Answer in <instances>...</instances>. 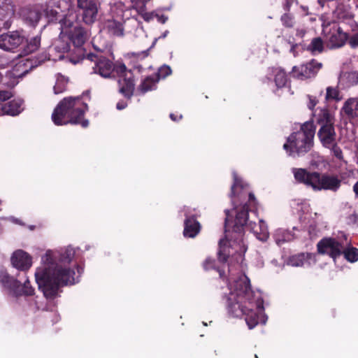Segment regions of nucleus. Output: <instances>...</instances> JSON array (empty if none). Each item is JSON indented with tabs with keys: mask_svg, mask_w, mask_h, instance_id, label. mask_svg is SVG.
<instances>
[{
	"mask_svg": "<svg viewBox=\"0 0 358 358\" xmlns=\"http://www.w3.org/2000/svg\"><path fill=\"white\" fill-rule=\"evenodd\" d=\"M172 73V71H171V69L169 66L168 65H163L162 66H161L157 73H155V74H152L153 76H157L159 80L161 79V78H165L166 77H167L168 76L171 75Z\"/></svg>",
	"mask_w": 358,
	"mask_h": 358,
	"instance_id": "35",
	"label": "nucleus"
},
{
	"mask_svg": "<svg viewBox=\"0 0 358 358\" xmlns=\"http://www.w3.org/2000/svg\"><path fill=\"white\" fill-rule=\"evenodd\" d=\"M12 96V92L9 90L0 91V104L3 105Z\"/></svg>",
	"mask_w": 358,
	"mask_h": 358,
	"instance_id": "39",
	"label": "nucleus"
},
{
	"mask_svg": "<svg viewBox=\"0 0 358 358\" xmlns=\"http://www.w3.org/2000/svg\"><path fill=\"white\" fill-rule=\"evenodd\" d=\"M327 148L331 149L334 155L339 160L343 159V152L341 149L336 145V143L334 142L332 146L327 147Z\"/></svg>",
	"mask_w": 358,
	"mask_h": 358,
	"instance_id": "37",
	"label": "nucleus"
},
{
	"mask_svg": "<svg viewBox=\"0 0 358 358\" xmlns=\"http://www.w3.org/2000/svg\"><path fill=\"white\" fill-rule=\"evenodd\" d=\"M145 8V4H143L141 7L135 10L145 22H149L155 18V12H146Z\"/></svg>",
	"mask_w": 358,
	"mask_h": 358,
	"instance_id": "34",
	"label": "nucleus"
},
{
	"mask_svg": "<svg viewBox=\"0 0 358 358\" xmlns=\"http://www.w3.org/2000/svg\"><path fill=\"white\" fill-rule=\"evenodd\" d=\"M294 0H285L284 3V8L286 10H289L290 8V6L292 3L294 2Z\"/></svg>",
	"mask_w": 358,
	"mask_h": 358,
	"instance_id": "44",
	"label": "nucleus"
},
{
	"mask_svg": "<svg viewBox=\"0 0 358 358\" xmlns=\"http://www.w3.org/2000/svg\"><path fill=\"white\" fill-rule=\"evenodd\" d=\"M127 106V103L124 101H120L116 105L117 110H123Z\"/></svg>",
	"mask_w": 358,
	"mask_h": 358,
	"instance_id": "43",
	"label": "nucleus"
},
{
	"mask_svg": "<svg viewBox=\"0 0 358 358\" xmlns=\"http://www.w3.org/2000/svg\"><path fill=\"white\" fill-rule=\"evenodd\" d=\"M351 242L343 232L338 234L336 238H324L317 245L318 253L327 255L336 262L337 257L343 254L345 259L355 263L358 261V249L350 246Z\"/></svg>",
	"mask_w": 358,
	"mask_h": 358,
	"instance_id": "5",
	"label": "nucleus"
},
{
	"mask_svg": "<svg viewBox=\"0 0 358 358\" xmlns=\"http://www.w3.org/2000/svg\"><path fill=\"white\" fill-rule=\"evenodd\" d=\"M29 229H30L31 230H33V229H34V226H29Z\"/></svg>",
	"mask_w": 358,
	"mask_h": 358,
	"instance_id": "52",
	"label": "nucleus"
},
{
	"mask_svg": "<svg viewBox=\"0 0 358 358\" xmlns=\"http://www.w3.org/2000/svg\"><path fill=\"white\" fill-rule=\"evenodd\" d=\"M348 43L351 48H358V32L350 36L348 39Z\"/></svg>",
	"mask_w": 358,
	"mask_h": 358,
	"instance_id": "41",
	"label": "nucleus"
},
{
	"mask_svg": "<svg viewBox=\"0 0 358 358\" xmlns=\"http://www.w3.org/2000/svg\"><path fill=\"white\" fill-rule=\"evenodd\" d=\"M232 176L230 197L234 208L224 211L226 239L220 241L217 253L219 262L224 266L227 264L229 273L222 301L229 316L244 317L248 328L252 329L259 323L265 324L268 317L261 293L252 289L250 280L243 273L244 254L248 248L243 239L244 227L262 242L267 241L269 232L263 220H259L258 223L248 221V206L256 205L255 196L249 192L248 183L236 172L234 171Z\"/></svg>",
	"mask_w": 358,
	"mask_h": 358,
	"instance_id": "1",
	"label": "nucleus"
},
{
	"mask_svg": "<svg viewBox=\"0 0 358 358\" xmlns=\"http://www.w3.org/2000/svg\"><path fill=\"white\" fill-rule=\"evenodd\" d=\"M0 284L14 296H32L34 294V288L31 285L28 278H26L23 283L17 278L10 275L6 269L0 265Z\"/></svg>",
	"mask_w": 358,
	"mask_h": 358,
	"instance_id": "10",
	"label": "nucleus"
},
{
	"mask_svg": "<svg viewBox=\"0 0 358 358\" xmlns=\"http://www.w3.org/2000/svg\"><path fill=\"white\" fill-rule=\"evenodd\" d=\"M317 121L320 124L318 136L321 143L324 147L332 146L336 142V132L331 115L327 110H321Z\"/></svg>",
	"mask_w": 358,
	"mask_h": 358,
	"instance_id": "14",
	"label": "nucleus"
},
{
	"mask_svg": "<svg viewBox=\"0 0 358 358\" xmlns=\"http://www.w3.org/2000/svg\"><path fill=\"white\" fill-rule=\"evenodd\" d=\"M24 41L25 38L20 31H8L0 35V49L14 52Z\"/></svg>",
	"mask_w": 358,
	"mask_h": 358,
	"instance_id": "18",
	"label": "nucleus"
},
{
	"mask_svg": "<svg viewBox=\"0 0 358 358\" xmlns=\"http://www.w3.org/2000/svg\"><path fill=\"white\" fill-rule=\"evenodd\" d=\"M320 231V228L319 227V223L317 222H313L310 223L308 227V233L311 238L315 237L318 235Z\"/></svg>",
	"mask_w": 358,
	"mask_h": 358,
	"instance_id": "36",
	"label": "nucleus"
},
{
	"mask_svg": "<svg viewBox=\"0 0 358 358\" xmlns=\"http://www.w3.org/2000/svg\"><path fill=\"white\" fill-rule=\"evenodd\" d=\"M85 59L94 62L92 67L94 73L103 78H109L113 72L115 73L117 76L119 92L127 99L131 97L134 90L133 73L124 64L114 65L110 59L92 53L87 54Z\"/></svg>",
	"mask_w": 358,
	"mask_h": 358,
	"instance_id": "3",
	"label": "nucleus"
},
{
	"mask_svg": "<svg viewBox=\"0 0 358 358\" xmlns=\"http://www.w3.org/2000/svg\"><path fill=\"white\" fill-rule=\"evenodd\" d=\"M324 48V46L323 41L320 37L313 38L311 42L307 47V50L314 55L322 52Z\"/></svg>",
	"mask_w": 358,
	"mask_h": 358,
	"instance_id": "29",
	"label": "nucleus"
},
{
	"mask_svg": "<svg viewBox=\"0 0 358 358\" xmlns=\"http://www.w3.org/2000/svg\"><path fill=\"white\" fill-rule=\"evenodd\" d=\"M159 82L157 76L151 75L142 80L137 89V94H144L149 91H152L157 88V84Z\"/></svg>",
	"mask_w": 358,
	"mask_h": 358,
	"instance_id": "27",
	"label": "nucleus"
},
{
	"mask_svg": "<svg viewBox=\"0 0 358 358\" xmlns=\"http://www.w3.org/2000/svg\"><path fill=\"white\" fill-rule=\"evenodd\" d=\"M62 36L55 41L52 47L50 48V51H55L59 53L58 59H62L64 58V53L66 52L69 50V44L67 41H64L62 39Z\"/></svg>",
	"mask_w": 358,
	"mask_h": 358,
	"instance_id": "28",
	"label": "nucleus"
},
{
	"mask_svg": "<svg viewBox=\"0 0 358 358\" xmlns=\"http://www.w3.org/2000/svg\"><path fill=\"white\" fill-rule=\"evenodd\" d=\"M41 45V36H36L27 41L23 52L27 55L31 53L38 49Z\"/></svg>",
	"mask_w": 358,
	"mask_h": 358,
	"instance_id": "30",
	"label": "nucleus"
},
{
	"mask_svg": "<svg viewBox=\"0 0 358 358\" xmlns=\"http://www.w3.org/2000/svg\"><path fill=\"white\" fill-rule=\"evenodd\" d=\"M24 110V101L20 98L8 101L3 105L0 104V114L16 116Z\"/></svg>",
	"mask_w": 358,
	"mask_h": 358,
	"instance_id": "23",
	"label": "nucleus"
},
{
	"mask_svg": "<svg viewBox=\"0 0 358 358\" xmlns=\"http://www.w3.org/2000/svg\"><path fill=\"white\" fill-rule=\"evenodd\" d=\"M77 5L85 24L91 25L96 21L99 6L96 0H77Z\"/></svg>",
	"mask_w": 358,
	"mask_h": 358,
	"instance_id": "16",
	"label": "nucleus"
},
{
	"mask_svg": "<svg viewBox=\"0 0 358 358\" xmlns=\"http://www.w3.org/2000/svg\"><path fill=\"white\" fill-rule=\"evenodd\" d=\"M42 6L25 8L22 11V17L26 24L31 27H36L41 17V10Z\"/></svg>",
	"mask_w": 358,
	"mask_h": 358,
	"instance_id": "26",
	"label": "nucleus"
},
{
	"mask_svg": "<svg viewBox=\"0 0 358 358\" xmlns=\"http://www.w3.org/2000/svg\"><path fill=\"white\" fill-rule=\"evenodd\" d=\"M316 103H317V101L315 99H310V103L308 104L309 108L310 110H313V108L315 106Z\"/></svg>",
	"mask_w": 358,
	"mask_h": 358,
	"instance_id": "46",
	"label": "nucleus"
},
{
	"mask_svg": "<svg viewBox=\"0 0 358 358\" xmlns=\"http://www.w3.org/2000/svg\"><path fill=\"white\" fill-rule=\"evenodd\" d=\"M45 17L50 22L59 21L71 14H75L72 0H50L43 9Z\"/></svg>",
	"mask_w": 358,
	"mask_h": 358,
	"instance_id": "12",
	"label": "nucleus"
},
{
	"mask_svg": "<svg viewBox=\"0 0 358 358\" xmlns=\"http://www.w3.org/2000/svg\"><path fill=\"white\" fill-rule=\"evenodd\" d=\"M327 100H335L340 101L341 97L340 96V92L336 87H328L327 88L326 96Z\"/></svg>",
	"mask_w": 358,
	"mask_h": 358,
	"instance_id": "33",
	"label": "nucleus"
},
{
	"mask_svg": "<svg viewBox=\"0 0 358 358\" xmlns=\"http://www.w3.org/2000/svg\"><path fill=\"white\" fill-rule=\"evenodd\" d=\"M170 118L173 120V121H179L180 120L182 119V115H176L173 113H171L170 114Z\"/></svg>",
	"mask_w": 358,
	"mask_h": 358,
	"instance_id": "45",
	"label": "nucleus"
},
{
	"mask_svg": "<svg viewBox=\"0 0 358 358\" xmlns=\"http://www.w3.org/2000/svg\"><path fill=\"white\" fill-rule=\"evenodd\" d=\"M169 31L168 30H166L165 31H164L162 35L160 36H159V39L160 38H165L167 35L169 34Z\"/></svg>",
	"mask_w": 358,
	"mask_h": 358,
	"instance_id": "49",
	"label": "nucleus"
},
{
	"mask_svg": "<svg viewBox=\"0 0 358 358\" xmlns=\"http://www.w3.org/2000/svg\"><path fill=\"white\" fill-rule=\"evenodd\" d=\"M320 20L322 22V34L329 48L334 49L342 47L347 40L346 33L337 23L329 20L326 15H322Z\"/></svg>",
	"mask_w": 358,
	"mask_h": 358,
	"instance_id": "11",
	"label": "nucleus"
},
{
	"mask_svg": "<svg viewBox=\"0 0 358 358\" xmlns=\"http://www.w3.org/2000/svg\"><path fill=\"white\" fill-rule=\"evenodd\" d=\"M47 59V56H46V55L45 56L44 59H41V61H39V62H35V64H34V65L31 64L30 68L31 69V68H33V67H34V66H38V64H39L42 61H43V60H44V59Z\"/></svg>",
	"mask_w": 358,
	"mask_h": 358,
	"instance_id": "50",
	"label": "nucleus"
},
{
	"mask_svg": "<svg viewBox=\"0 0 358 358\" xmlns=\"http://www.w3.org/2000/svg\"><path fill=\"white\" fill-rule=\"evenodd\" d=\"M15 13V5L12 0H0V20L5 21L3 27L9 28V20Z\"/></svg>",
	"mask_w": 358,
	"mask_h": 358,
	"instance_id": "25",
	"label": "nucleus"
},
{
	"mask_svg": "<svg viewBox=\"0 0 358 358\" xmlns=\"http://www.w3.org/2000/svg\"><path fill=\"white\" fill-rule=\"evenodd\" d=\"M255 358H258V357H257V355H255Z\"/></svg>",
	"mask_w": 358,
	"mask_h": 358,
	"instance_id": "54",
	"label": "nucleus"
},
{
	"mask_svg": "<svg viewBox=\"0 0 358 358\" xmlns=\"http://www.w3.org/2000/svg\"><path fill=\"white\" fill-rule=\"evenodd\" d=\"M316 263L315 255L309 252H301L290 256L287 260V264L294 266H310Z\"/></svg>",
	"mask_w": 358,
	"mask_h": 358,
	"instance_id": "22",
	"label": "nucleus"
},
{
	"mask_svg": "<svg viewBox=\"0 0 358 358\" xmlns=\"http://www.w3.org/2000/svg\"><path fill=\"white\" fill-rule=\"evenodd\" d=\"M87 109V104L82 97H66L55 108L52 114V120L57 126L71 123L79 124L85 128L88 127L89 121L83 118Z\"/></svg>",
	"mask_w": 358,
	"mask_h": 358,
	"instance_id": "4",
	"label": "nucleus"
},
{
	"mask_svg": "<svg viewBox=\"0 0 358 358\" xmlns=\"http://www.w3.org/2000/svg\"><path fill=\"white\" fill-rule=\"evenodd\" d=\"M196 210L187 206H184L180 210V214L185 217L184 221L183 234L185 237L194 238L200 231L201 225L196 220Z\"/></svg>",
	"mask_w": 358,
	"mask_h": 358,
	"instance_id": "17",
	"label": "nucleus"
},
{
	"mask_svg": "<svg viewBox=\"0 0 358 358\" xmlns=\"http://www.w3.org/2000/svg\"><path fill=\"white\" fill-rule=\"evenodd\" d=\"M61 35L67 36L73 45L80 48L90 37V31L80 25L78 15L71 14L59 20Z\"/></svg>",
	"mask_w": 358,
	"mask_h": 358,
	"instance_id": "9",
	"label": "nucleus"
},
{
	"mask_svg": "<svg viewBox=\"0 0 358 358\" xmlns=\"http://www.w3.org/2000/svg\"><path fill=\"white\" fill-rule=\"evenodd\" d=\"M155 18L157 20V21L159 23L164 24L168 20V17L163 15V14H159L157 12H155Z\"/></svg>",
	"mask_w": 358,
	"mask_h": 358,
	"instance_id": "42",
	"label": "nucleus"
},
{
	"mask_svg": "<svg viewBox=\"0 0 358 358\" xmlns=\"http://www.w3.org/2000/svg\"><path fill=\"white\" fill-rule=\"evenodd\" d=\"M353 190L355 193V195L358 196V182H357L353 186Z\"/></svg>",
	"mask_w": 358,
	"mask_h": 358,
	"instance_id": "48",
	"label": "nucleus"
},
{
	"mask_svg": "<svg viewBox=\"0 0 358 358\" xmlns=\"http://www.w3.org/2000/svg\"><path fill=\"white\" fill-rule=\"evenodd\" d=\"M292 172L297 182L310 187L315 191L322 189L336 191L341 185V181L336 177L321 175L315 171L310 172L306 169L293 168Z\"/></svg>",
	"mask_w": 358,
	"mask_h": 358,
	"instance_id": "7",
	"label": "nucleus"
},
{
	"mask_svg": "<svg viewBox=\"0 0 358 358\" xmlns=\"http://www.w3.org/2000/svg\"><path fill=\"white\" fill-rule=\"evenodd\" d=\"M342 118L347 121H352L358 118V96L350 97L345 100L340 110Z\"/></svg>",
	"mask_w": 358,
	"mask_h": 358,
	"instance_id": "21",
	"label": "nucleus"
},
{
	"mask_svg": "<svg viewBox=\"0 0 358 358\" xmlns=\"http://www.w3.org/2000/svg\"><path fill=\"white\" fill-rule=\"evenodd\" d=\"M0 220L10 222L13 224L20 225V226L24 225V223L20 219L16 218L13 216L1 217V218H0Z\"/></svg>",
	"mask_w": 358,
	"mask_h": 358,
	"instance_id": "40",
	"label": "nucleus"
},
{
	"mask_svg": "<svg viewBox=\"0 0 358 358\" xmlns=\"http://www.w3.org/2000/svg\"><path fill=\"white\" fill-rule=\"evenodd\" d=\"M305 30L303 29H298L297 30V32H296V35L300 36V37H303L304 35H305Z\"/></svg>",
	"mask_w": 358,
	"mask_h": 358,
	"instance_id": "47",
	"label": "nucleus"
},
{
	"mask_svg": "<svg viewBox=\"0 0 358 358\" xmlns=\"http://www.w3.org/2000/svg\"><path fill=\"white\" fill-rule=\"evenodd\" d=\"M298 231V229L295 227L292 228V230L285 229L283 228H278L273 233V238L275 243L278 245L281 246L285 243L293 241L296 238L294 231Z\"/></svg>",
	"mask_w": 358,
	"mask_h": 358,
	"instance_id": "24",
	"label": "nucleus"
},
{
	"mask_svg": "<svg viewBox=\"0 0 358 358\" xmlns=\"http://www.w3.org/2000/svg\"><path fill=\"white\" fill-rule=\"evenodd\" d=\"M263 82L268 85L274 83L276 87L275 93L279 96L284 95L285 92L289 95L293 94L288 83L287 75L286 72L280 67L268 68Z\"/></svg>",
	"mask_w": 358,
	"mask_h": 358,
	"instance_id": "13",
	"label": "nucleus"
},
{
	"mask_svg": "<svg viewBox=\"0 0 358 358\" xmlns=\"http://www.w3.org/2000/svg\"><path fill=\"white\" fill-rule=\"evenodd\" d=\"M315 127L313 122H306L301 129L292 133L287 139L283 148L292 157L302 155L308 152L313 146Z\"/></svg>",
	"mask_w": 358,
	"mask_h": 358,
	"instance_id": "6",
	"label": "nucleus"
},
{
	"mask_svg": "<svg viewBox=\"0 0 358 358\" xmlns=\"http://www.w3.org/2000/svg\"><path fill=\"white\" fill-rule=\"evenodd\" d=\"M315 215V217H313V219H317V220H320V217H321V215L320 214H317V213H315L314 214Z\"/></svg>",
	"mask_w": 358,
	"mask_h": 358,
	"instance_id": "51",
	"label": "nucleus"
},
{
	"mask_svg": "<svg viewBox=\"0 0 358 358\" xmlns=\"http://www.w3.org/2000/svg\"><path fill=\"white\" fill-rule=\"evenodd\" d=\"M281 21L282 24L287 27H292L294 25V21L292 17L287 13L284 14L281 17Z\"/></svg>",
	"mask_w": 358,
	"mask_h": 358,
	"instance_id": "38",
	"label": "nucleus"
},
{
	"mask_svg": "<svg viewBox=\"0 0 358 358\" xmlns=\"http://www.w3.org/2000/svg\"><path fill=\"white\" fill-rule=\"evenodd\" d=\"M89 249H90V246H86L85 250H89Z\"/></svg>",
	"mask_w": 358,
	"mask_h": 358,
	"instance_id": "53",
	"label": "nucleus"
},
{
	"mask_svg": "<svg viewBox=\"0 0 358 358\" xmlns=\"http://www.w3.org/2000/svg\"><path fill=\"white\" fill-rule=\"evenodd\" d=\"M322 7H324L325 3L329 8H332L334 15L341 21L349 24L352 29L354 30L357 24L353 20V15L351 9L348 6H345L343 3L336 2L334 0H317Z\"/></svg>",
	"mask_w": 358,
	"mask_h": 358,
	"instance_id": "15",
	"label": "nucleus"
},
{
	"mask_svg": "<svg viewBox=\"0 0 358 358\" xmlns=\"http://www.w3.org/2000/svg\"><path fill=\"white\" fill-rule=\"evenodd\" d=\"M67 83L68 79L65 76L59 73L57 74L56 76V83L53 88L54 93L58 94L63 92L66 88Z\"/></svg>",
	"mask_w": 358,
	"mask_h": 358,
	"instance_id": "31",
	"label": "nucleus"
},
{
	"mask_svg": "<svg viewBox=\"0 0 358 358\" xmlns=\"http://www.w3.org/2000/svg\"><path fill=\"white\" fill-rule=\"evenodd\" d=\"M203 266L205 270L208 271L210 269H215L220 274V278H223L225 275V271L224 269H221L219 267H217L215 266V259L208 257L206 259V260L203 263Z\"/></svg>",
	"mask_w": 358,
	"mask_h": 358,
	"instance_id": "32",
	"label": "nucleus"
},
{
	"mask_svg": "<svg viewBox=\"0 0 358 358\" xmlns=\"http://www.w3.org/2000/svg\"><path fill=\"white\" fill-rule=\"evenodd\" d=\"M132 10L133 9L127 7L121 1L114 3L110 6V18L104 22V29L111 35L122 36L124 35V22L131 20L139 24L136 17H131Z\"/></svg>",
	"mask_w": 358,
	"mask_h": 358,
	"instance_id": "8",
	"label": "nucleus"
},
{
	"mask_svg": "<svg viewBox=\"0 0 358 358\" xmlns=\"http://www.w3.org/2000/svg\"><path fill=\"white\" fill-rule=\"evenodd\" d=\"M357 8H358V6H357Z\"/></svg>",
	"mask_w": 358,
	"mask_h": 358,
	"instance_id": "55",
	"label": "nucleus"
},
{
	"mask_svg": "<svg viewBox=\"0 0 358 358\" xmlns=\"http://www.w3.org/2000/svg\"><path fill=\"white\" fill-rule=\"evenodd\" d=\"M79 248L71 245L47 250L35 271L38 289L47 299L59 296L62 289L80 282L83 266L77 262Z\"/></svg>",
	"mask_w": 358,
	"mask_h": 358,
	"instance_id": "2",
	"label": "nucleus"
},
{
	"mask_svg": "<svg viewBox=\"0 0 358 358\" xmlns=\"http://www.w3.org/2000/svg\"><path fill=\"white\" fill-rule=\"evenodd\" d=\"M322 67V63L311 60L310 62L301 64L299 66H294L292 69V76L299 80H306L314 77Z\"/></svg>",
	"mask_w": 358,
	"mask_h": 358,
	"instance_id": "19",
	"label": "nucleus"
},
{
	"mask_svg": "<svg viewBox=\"0 0 358 358\" xmlns=\"http://www.w3.org/2000/svg\"><path fill=\"white\" fill-rule=\"evenodd\" d=\"M11 266L20 271H27L32 266V257L26 251L18 249L10 255Z\"/></svg>",
	"mask_w": 358,
	"mask_h": 358,
	"instance_id": "20",
	"label": "nucleus"
}]
</instances>
